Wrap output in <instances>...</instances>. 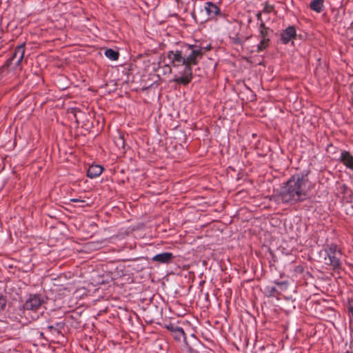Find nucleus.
<instances>
[{
  "mask_svg": "<svg viewBox=\"0 0 353 353\" xmlns=\"http://www.w3.org/2000/svg\"><path fill=\"white\" fill-rule=\"evenodd\" d=\"M203 52L201 47L184 44L180 49L168 52L167 57L172 66L177 68L184 66L180 77H175L173 81L177 84L187 85L192 80V66L199 63L203 58Z\"/></svg>",
  "mask_w": 353,
  "mask_h": 353,
  "instance_id": "nucleus-1",
  "label": "nucleus"
},
{
  "mask_svg": "<svg viewBox=\"0 0 353 353\" xmlns=\"http://www.w3.org/2000/svg\"><path fill=\"white\" fill-rule=\"evenodd\" d=\"M308 172L292 176L281 189L279 199L283 203L294 205L306 200L307 197Z\"/></svg>",
  "mask_w": 353,
  "mask_h": 353,
  "instance_id": "nucleus-2",
  "label": "nucleus"
},
{
  "mask_svg": "<svg viewBox=\"0 0 353 353\" xmlns=\"http://www.w3.org/2000/svg\"><path fill=\"white\" fill-rule=\"evenodd\" d=\"M324 252L326 254V256L324 258V263L331 266L333 270L341 269L342 252L337 245L334 243L327 245L324 248Z\"/></svg>",
  "mask_w": 353,
  "mask_h": 353,
  "instance_id": "nucleus-3",
  "label": "nucleus"
},
{
  "mask_svg": "<svg viewBox=\"0 0 353 353\" xmlns=\"http://www.w3.org/2000/svg\"><path fill=\"white\" fill-rule=\"evenodd\" d=\"M112 281L116 285H123L127 280L129 279V275L126 274L125 265L121 263H117L112 261Z\"/></svg>",
  "mask_w": 353,
  "mask_h": 353,
  "instance_id": "nucleus-4",
  "label": "nucleus"
},
{
  "mask_svg": "<svg viewBox=\"0 0 353 353\" xmlns=\"http://www.w3.org/2000/svg\"><path fill=\"white\" fill-rule=\"evenodd\" d=\"M185 345L189 353H201L205 347L204 345L194 335L190 341L185 340Z\"/></svg>",
  "mask_w": 353,
  "mask_h": 353,
  "instance_id": "nucleus-5",
  "label": "nucleus"
},
{
  "mask_svg": "<svg viewBox=\"0 0 353 353\" xmlns=\"http://www.w3.org/2000/svg\"><path fill=\"white\" fill-rule=\"evenodd\" d=\"M43 301L40 296L30 294L23 305V308L28 310H37L41 305Z\"/></svg>",
  "mask_w": 353,
  "mask_h": 353,
  "instance_id": "nucleus-6",
  "label": "nucleus"
},
{
  "mask_svg": "<svg viewBox=\"0 0 353 353\" xmlns=\"http://www.w3.org/2000/svg\"><path fill=\"white\" fill-rule=\"evenodd\" d=\"M205 10L208 14V18L205 21L215 19L216 16L221 15L220 8L214 3L208 1L205 4Z\"/></svg>",
  "mask_w": 353,
  "mask_h": 353,
  "instance_id": "nucleus-7",
  "label": "nucleus"
},
{
  "mask_svg": "<svg viewBox=\"0 0 353 353\" xmlns=\"http://www.w3.org/2000/svg\"><path fill=\"white\" fill-rule=\"evenodd\" d=\"M296 37V31L293 26H288L280 34V40L283 44H287L292 39Z\"/></svg>",
  "mask_w": 353,
  "mask_h": 353,
  "instance_id": "nucleus-8",
  "label": "nucleus"
},
{
  "mask_svg": "<svg viewBox=\"0 0 353 353\" xmlns=\"http://www.w3.org/2000/svg\"><path fill=\"white\" fill-rule=\"evenodd\" d=\"M164 327L172 333L175 340L181 341L182 338H185V332L182 327L172 323L165 324Z\"/></svg>",
  "mask_w": 353,
  "mask_h": 353,
  "instance_id": "nucleus-9",
  "label": "nucleus"
},
{
  "mask_svg": "<svg viewBox=\"0 0 353 353\" xmlns=\"http://www.w3.org/2000/svg\"><path fill=\"white\" fill-rule=\"evenodd\" d=\"M24 54H25V43H22L20 46H18L17 47L15 48L13 55H12V58L8 60V61L16 60L15 65L17 66H19L21 64V63L24 57Z\"/></svg>",
  "mask_w": 353,
  "mask_h": 353,
  "instance_id": "nucleus-10",
  "label": "nucleus"
},
{
  "mask_svg": "<svg viewBox=\"0 0 353 353\" xmlns=\"http://www.w3.org/2000/svg\"><path fill=\"white\" fill-rule=\"evenodd\" d=\"M341 163H342L347 168L353 172V156L349 151L343 150L341 153L339 159Z\"/></svg>",
  "mask_w": 353,
  "mask_h": 353,
  "instance_id": "nucleus-11",
  "label": "nucleus"
},
{
  "mask_svg": "<svg viewBox=\"0 0 353 353\" xmlns=\"http://www.w3.org/2000/svg\"><path fill=\"white\" fill-rule=\"evenodd\" d=\"M174 258V256L171 252H162L154 256L151 260L158 263L168 264Z\"/></svg>",
  "mask_w": 353,
  "mask_h": 353,
  "instance_id": "nucleus-12",
  "label": "nucleus"
},
{
  "mask_svg": "<svg viewBox=\"0 0 353 353\" xmlns=\"http://www.w3.org/2000/svg\"><path fill=\"white\" fill-rule=\"evenodd\" d=\"M103 168L99 165H92L87 171V176L89 178H95L99 176L103 172Z\"/></svg>",
  "mask_w": 353,
  "mask_h": 353,
  "instance_id": "nucleus-13",
  "label": "nucleus"
},
{
  "mask_svg": "<svg viewBox=\"0 0 353 353\" xmlns=\"http://www.w3.org/2000/svg\"><path fill=\"white\" fill-rule=\"evenodd\" d=\"M114 143L116 148L115 151L118 152L117 156L118 157L121 153H124L125 141L121 134H119L117 137L114 138Z\"/></svg>",
  "mask_w": 353,
  "mask_h": 353,
  "instance_id": "nucleus-14",
  "label": "nucleus"
},
{
  "mask_svg": "<svg viewBox=\"0 0 353 353\" xmlns=\"http://www.w3.org/2000/svg\"><path fill=\"white\" fill-rule=\"evenodd\" d=\"M310 8L318 13L323 10V0H312L310 3Z\"/></svg>",
  "mask_w": 353,
  "mask_h": 353,
  "instance_id": "nucleus-15",
  "label": "nucleus"
},
{
  "mask_svg": "<svg viewBox=\"0 0 353 353\" xmlns=\"http://www.w3.org/2000/svg\"><path fill=\"white\" fill-rule=\"evenodd\" d=\"M264 293L268 297H278L280 295V292L274 286H266L264 288Z\"/></svg>",
  "mask_w": 353,
  "mask_h": 353,
  "instance_id": "nucleus-16",
  "label": "nucleus"
},
{
  "mask_svg": "<svg viewBox=\"0 0 353 353\" xmlns=\"http://www.w3.org/2000/svg\"><path fill=\"white\" fill-rule=\"evenodd\" d=\"M259 28H260L259 37H261V39H269L268 33L270 31V29L265 26L263 21H261V23H260Z\"/></svg>",
  "mask_w": 353,
  "mask_h": 353,
  "instance_id": "nucleus-17",
  "label": "nucleus"
},
{
  "mask_svg": "<svg viewBox=\"0 0 353 353\" xmlns=\"http://www.w3.org/2000/svg\"><path fill=\"white\" fill-rule=\"evenodd\" d=\"M270 39H262L257 46V52H260L265 50L270 45Z\"/></svg>",
  "mask_w": 353,
  "mask_h": 353,
  "instance_id": "nucleus-18",
  "label": "nucleus"
},
{
  "mask_svg": "<svg viewBox=\"0 0 353 353\" xmlns=\"http://www.w3.org/2000/svg\"><path fill=\"white\" fill-rule=\"evenodd\" d=\"M120 50H123V49H121L117 46H113L112 48V61H116L119 59V51Z\"/></svg>",
  "mask_w": 353,
  "mask_h": 353,
  "instance_id": "nucleus-19",
  "label": "nucleus"
},
{
  "mask_svg": "<svg viewBox=\"0 0 353 353\" xmlns=\"http://www.w3.org/2000/svg\"><path fill=\"white\" fill-rule=\"evenodd\" d=\"M305 268L303 265H298L294 267V276L302 274L304 272Z\"/></svg>",
  "mask_w": 353,
  "mask_h": 353,
  "instance_id": "nucleus-20",
  "label": "nucleus"
},
{
  "mask_svg": "<svg viewBox=\"0 0 353 353\" xmlns=\"http://www.w3.org/2000/svg\"><path fill=\"white\" fill-rule=\"evenodd\" d=\"M7 303V300L6 296H4L1 293H0V312L3 311Z\"/></svg>",
  "mask_w": 353,
  "mask_h": 353,
  "instance_id": "nucleus-21",
  "label": "nucleus"
},
{
  "mask_svg": "<svg viewBox=\"0 0 353 353\" xmlns=\"http://www.w3.org/2000/svg\"><path fill=\"white\" fill-rule=\"evenodd\" d=\"M274 9V7L273 5H270L267 2L265 3L264 8L262 10L263 13H270L272 12Z\"/></svg>",
  "mask_w": 353,
  "mask_h": 353,
  "instance_id": "nucleus-22",
  "label": "nucleus"
},
{
  "mask_svg": "<svg viewBox=\"0 0 353 353\" xmlns=\"http://www.w3.org/2000/svg\"><path fill=\"white\" fill-rule=\"evenodd\" d=\"M230 39L234 44L241 45L243 43L242 39L236 34L234 37H230Z\"/></svg>",
  "mask_w": 353,
  "mask_h": 353,
  "instance_id": "nucleus-23",
  "label": "nucleus"
},
{
  "mask_svg": "<svg viewBox=\"0 0 353 353\" xmlns=\"http://www.w3.org/2000/svg\"><path fill=\"white\" fill-rule=\"evenodd\" d=\"M120 67L122 69L121 75V77L119 76L117 79H114L116 81L123 80V78L127 75V68L124 67L123 64Z\"/></svg>",
  "mask_w": 353,
  "mask_h": 353,
  "instance_id": "nucleus-24",
  "label": "nucleus"
},
{
  "mask_svg": "<svg viewBox=\"0 0 353 353\" xmlns=\"http://www.w3.org/2000/svg\"><path fill=\"white\" fill-rule=\"evenodd\" d=\"M275 283L278 285V286H280L281 288V289H283V288L284 289H286L288 285V281H276L275 282Z\"/></svg>",
  "mask_w": 353,
  "mask_h": 353,
  "instance_id": "nucleus-25",
  "label": "nucleus"
},
{
  "mask_svg": "<svg viewBox=\"0 0 353 353\" xmlns=\"http://www.w3.org/2000/svg\"><path fill=\"white\" fill-rule=\"evenodd\" d=\"M48 329L52 333H57L59 334V330L56 328L55 327H54L53 325H49L48 327Z\"/></svg>",
  "mask_w": 353,
  "mask_h": 353,
  "instance_id": "nucleus-26",
  "label": "nucleus"
},
{
  "mask_svg": "<svg viewBox=\"0 0 353 353\" xmlns=\"http://www.w3.org/2000/svg\"><path fill=\"white\" fill-rule=\"evenodd\" d=\"M262 13H263V12H262V11H260V12H259L256 14V18H257V20H258V21H260V23H261V21H263L262 17H261Z\"/></svg>",
  "mask_w": 353,
  "mask_h": 353,
  "instance_id": "nucleus-27",
  "label": "nucleus"
},
{
  "mask_svg": "<svg viewBox=\"0 0 353 353\" xmlns=\"http://www.w3.org/2000/svg\"><path fill=\"white\" fill-rule=\"evenodd\" d=\"M112 74H114L116 72H119V66H115V67H113L112 65Z\"/></svg>",
  "mask_w": 353,
  "mask_h": 353,
  "instance_id": "nucleus-28",
  "label": "nucleus"
},
{
  "mask_svg": "<svg viewBox=\"0 0 353 353\" xmlns=\"http://www.w3.org/2000/svg\"><path fill=\"white\" fill-rule=\"evenodd\" d=\"M105 54L107 57L110 59V49H108L105 52Z\"/></svg>",
  "mask_w": 353,
  "mask_h": 353,
  "instance_id": "nucleus-29",
  "label": "nucleus"
},
{
  "mask_svg": "<svg viewBox=\"0 0 353 353\" xmlns=\"http://www.w3.org/2000/svg\"><path fill=\"white\" fill-rule=\"evenodd\" d=\"M72 201H73V202H79V201L83 202V201H81L78 199H72Z\"/></svg>",
  "mask_w": 353,
  "mask_h": 353,
  "instance_id": "nucleus-30",
  "label": "nucleus"
},
{
  "mask_svg": "<svg viewBox=\"0 0 353 353\" xmlns=\"http://www.w3.org/2000/svg\"><path fill=\"white\" fill-rule=\"evenodd\" d=\"M342 188H343V189L344 190H347V189L348 188H347V186L346 185H345V184H344V185H343Z\"/></svg>",
  "mask_w": 353,
  "mask_h": 353,
  "instance_id": "nucleus-31",
  "label": "nucleus"
},
{
  "mask_svg": "<svg viewBox=\"0 0 353 353\" xmlns=\"http://www.w3.org/2000/svg\"><path fill=\"white\" fill-rule=\"evenodd\" d=\"M206 49H210V46L206 47Z\"/></svg>",
  "mask_w": 353,
  "mask_h": 353,
  "instance_id": "nucleus-32",
  "label": "nucleus"
},
{
  "mask_svg": "<svg viewBox=\"0 0 353 353\" xmlns=\"http://www.w3.org/2000/svg\"><path fill=\"white\" fill-rule=\"evenodd\" d=\"M206 49H210V46L206 47Z\"/></svg>",
  "mask_w": 353,
  "mask_h": 353,
  "instance_id": "nucleus-33",
  "label": "nucleus"
},
{
  "mask_svg": "<svg viewBox=\"0 0 353 353\" xmlns=\"http://www.w3.org/2000/svg\"><path fill=\"white\" fill-rule=\"evenodd\" d=\"M345 353H352V352H349V351H347V352H345Z\"/></svg>",
  "mask_w": 353,
  "mask_h": 353,
  "instance_id": "nucleus-34",
  "label": "nucleus"
}]
</instances>
